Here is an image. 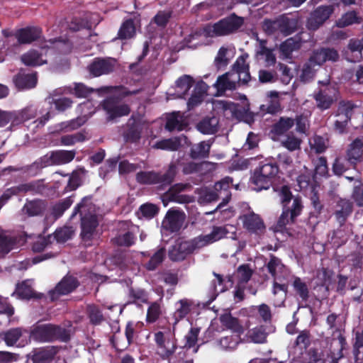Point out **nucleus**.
Masks as SVG:
<instances>
[{
	"mask_svg": "<svg viewBox=\"0 0 363 363\" xmlns=\"http://www.w3.org/2000/svg\"><path fill=\"white\" fill-rule=\"evenodd\" d=\"M242 19L235 15L223 18L213 25H207L201 31H196L185 38L186 45L195 48L202 44V38L226 35L236 30L242 24Z\"/></svg>",
	"mask_w": 363,
	"mask_h": 363,
	"instance_id": "obj_1",
	"label": "nucleus"
},
{
	"mask_svg": "<svg viewBox=\"0 0 363 363\" xmlns=\"http://www.w3.org/2000/svg\"><path fill=\"white\" fill-rule=\"evenodd\" d=\"M77 213L81 216V238L86 245H90L91 241L99 236L97 227L99 220L95 206L87 198L82 201L74 208L71 216L72 218Z\"/></svg>",
	"mask_w": 363,
	"mask_h": 363,
	"instance_id": "obj_2",
	"label": "nucleus"
},
{
	"mask_svg": "<svg viewBox=\"0 0 363 363\" xmlns=\"http://www.w3.org/2000/svg\"><path fill=\"white\" fill-rule=\"evenodd\" d=\"M97 91L99 93L111 94L113 96L106 99L102 104L103 108L106 112L109 119L127 116L130 113L129 106L120 104L116 99L135 94L138 92V90L128 91L126 88L121 86H104L97 90Z\"/></svg>",
	"mask_w": 363,
	"mask_h": 363,
	"instance_id": "obj_3",
	"label": "nucleus"
},
{
	"mask_svg": "<svg viewBox=\"0 0 363 363\" xmlns=\"http://www.w3.org/2000/svg\"><path fill=\"white\" fill-rule=\"evenodd\" d=\"M279 195L283 205V212L277 225L282 228L294 222L296 218L301 213L303 205L301 199L298 196H293L289 188L286 186L281 188Z\"/></svg>",
	"mask_w": 363,
	"mask_h": 363,
	"instance_id": "obj_4",
	"label": "nucleus"
},
{
	"mask_svg": "<svg viewBox=\"0 0 363 363\" xmlns=\"http://www.w3.org/2000/svg\"><path fill=\"white\" fill-rule=\"evenodd\" d=\"M49 43L50 45H53V46L50 47L49 45H45L40 48V52L35 50H30L28 52L23 54L21 56L22 62L27 66H40L48 62L46 55L48 53H52L54 49H57L62 53H67L70 50V44L68 41H50Z\"/></svg>",
	"mask_w": 363,
	"mask_h": 363,
	"instance_id": "obj_5",
	"label": "nucleus"
},
{
	"mask_svg": "<svg viewBox=\"0 0 363 363\" xmlns=\"http://www.w3.org/2000/svg\"><path fill=\"white\" fill-rule=\"evenodd\" d=\"M275 163H261L253 172L250 177L251 187L256 191L267 189L278 173Z\"/></svg>",
	"mask_w": 363,
	"mask_h": 363,
	"instance_id": "obj_6",
	"label": "nucleus"
},
{
	"mask_svg": "<svg viewBox=\"0 0 363 363\" xmlns=\"http://www.w3.org/2000/svg\"><path fill=\"white\" fill-rule=\"evenodd\" d=\"M298 21L296 18L281 16L275 20L266 19L262 24L264 31L268 35L281 33L286 36L296 30Z\"/></svg>",
	"mask_w": 363,
	"mask_h": 363,
	"instance_id": "obj_7",
	"label": "nucleus"
},
{
	"mask_svg": "<svg viewBox=\"0 0 363 363\" xmlns=\"http://www.w3.org/2000/svg\"><path fill=\"white\" fill-rule=\"evenodd\" d=\"M30 338L38 342H50L55 339H61L67 341L68 336L65 330L51 324H43L35 327L31 333Z\"/></svg>",
	"mask_w": 363,
	"mask_h": 363,
	"instance_id": "obj_8",
	"label": "nucleus"
},
{
	"mask_svg": "<svg viewBox=\"0 0 363 363\" xmlns=\"http://www.w3.org/2000/svg\"><path fill=\"white\" fill-rule=\"evenodd\" d=\"M269 273L274 277L273 293L277 294L281 293V299L284 298L286 294L287 286L282 283V279H286L288 275L287 269L281 263V260L272 257L267 264Z\"/></svg>",
	"mask_w": 363,
	"mask_h": 363,
	"instance_id": "obj_9",
	"label": "nucleus"
},
{
	"mask_svg": "<svg viewBox=\"0 0 363 363\" xmlns=\"http://www.w3.org/2000/svg\"><path fill=\"white\" fill-rule=\"evenodd\" d=\"M318 91L314 94V99L318 108L321 110L329 108L337 100L338 91L336 87L329 82V80L318 82Z\"/></svg>",
	"mask_w": 363,
	"mask_h": 363,
	"instance_id": "obj_10",
	"label": "nucleus"
},
{
	"mask_svg": "<svg viewBox=\"0 0 363 363\" xmlns=\"http://www.w3.org/2000/svg\"><path fill=\"white\" fill-rule=\"evenodd\" d=\"M229 228L233 230H235L233 226H213L209 233L200 235L194 238V245L198 249L219 241L227 237V235L230 233ZM231 233L232 236L230 238L233 240L236 239L235 231H232Z\"/></svg>",
	"mask_w": 363,
	"mask_h": 363,
	"instance_id": "obj_11",
	"label": "nucleus"
},
{
	"mask_svg": "<svg viewBox=\"0 0 363 363\" xmlns=\"http://www.w3.org/2000/svg\"><path fill=\"white\" fill-rule=\"evenodd\" d=\"M82 116L69 121L62 122L55 126L52 133L67 132L75 130L82 125L86 120L95 112L92 102L86 101L79 106Z\"/></svg>",
	"mask_w": 363,
	"mask_h": 363,
	"instance_id": "obj_12",
	"label": "nucleus"
},
{
	"mask_svg": "<svg viewBox=\"0 0 363 363\" xmlns=\"http://www.w3.org/2000/svg\"><path fill=\"white\" fill-rule=\"evenodd\" d=\"M232 183L233 179L231 177H226L215 184L213 189L216 193L218 194L220 198L223 199V201L216 207L214 211L206 212V214H212L219 210L223 215L222 218L223 220H226L233 216V212L230 209H225L223 211L221 210L223 206H225L230 199L231 194L229 189Z\"/></svg>",
	"mask_w": 363,
	"mask_h": 363,
	"instance_id": "obj_13",
	"label": "nucleus"
},
{
	"mask_svg": "<svg viewBox=\"0 0 363 363\" xmlns=\"http://www.w3.org/2000/svg\"><path fill=\"white\" fill-rule=\"evenodd\" d=\"M176 167L171 164L167 172L162 175L153 172H141L137 174V181L140 184H160L162 186L169 184L176 175Z\"/></svg>",
	"mask_w": 363,
	"mask_h": 363,
	"instance_id": "obj_14",
	"label": "nucleus"
},
{
	"mask_svg": "<svg viewBox=\"0 0 363 363\" xmlns=\"http://www.w3.org/2000/svg\"><path fill=\"white\" fill-rule=\"evenodd\" d=\"M74 150H60L47 153L35 164L43 168L51 165H60L70 162L75 157Z\"/></svg>",
	"mask_w": 363,
	"mask_h": 363,
	"instance_id": "obj_15",
	"label": "nucleus"
},
{
	"mask_svg": "<svg viewBox=\"0 0 363 363\" xmlns=\"http://www.w3.org/2000/svg\"><path fill=\"white\" fill-rule=\"evenodd\" d=\"M345 56L347 61L352 62L363 60V37L361 39L350 40ZM356 77L357 82L363 84V67L357 71Z\"/></svg>",
	"mask_w": 363,
	"mask_h": 363,
	"instance_id": "obj_16",
	"label": "nucleus"
},
{
	"mask_svg": "<svg viewBox=\"0 0 363 363\" xmlns=\"http://www.w3.org/2000/svg\"><path fill=\"white\" fill-rule=\"evenodd\" d=\"M243 206L247 210V212H243L239 217L243 228L251 233L256 235L263 233L265 225L262 218L251 210L248 204L245 203Z\"/></svg>",
	"mask_w": 363,
	"mask_h": 363,
	"instance_id": "obj_17",
	"label": "nucleus"
},
{
	"mask_svg": "<svg viewBox=\"0 0 363 363\" xmlns=\"http://www.w3.org/2000/svg\"><path fill=\"white\" fill-rule=\"evenodd\" d=\"M186 215L184 211L170 208L166 213L162 223V231L177 233L184 226Z\"/></svg>",
	"mask_w": 363,
	"mask_h": 363,
	"instance_id": "obj_18",
	"label": "nucleus"
},
{
	"mask_svg": "<svg viewBox=\"0 0 363 363\" xmlns=\"http://www.w3.org/2000/svg\"><path fill=\"white\" fill-rule=\"evenodd\" d=\"M311 38V33L301 32L294 38H290L280 45L279 50L284 59L291 57V53L299 49L303 43L308 41Z\"/></svg>",
	"mask_w": 363,
	"mask_h": 363,
	"instance_id": "obj_19",
	"label": "nucleus"
},
{
	"mask_svg": "<svg viewBox=\"0 0 363 363\" xmlns=\"http://www.w3.org/2000/svg\"><path fill=\"white\" fill-rule=\"evenodd\" d=\"M333 6H320L311 13L307 22L309 30H317L333 13Z\"/></svg>",
	"mask_w": 363,
	"mask_h": 363,
	"instance_id": "obj_20",
	"label": "nucleus"
},
{
	"mask_svg": "<svg viewBox=\"0 0 363 363\" xmlns=\"http://www.w3.org/2000/svg\"><path fill=\"white\" fill-rule=\"evenodd\" d=\"M197 249L194 245V240L191 241H177L169 250V257L173 261H181Z\"/></svg>",
	"mask_w": 363,
	"mask_h": 363,
	"instance_id": "obj_21",
	"label": "nucleus"
},
{
	"mask_svg": "<svg viewBox=\"0 0 363 363\" xmlns=\"http://www.w3.org/2000/svg\"><path fill=\"white\" fill-rule=\"evenodd\" d=\"M77 286L78 281L74 277L66 276L49 292L50 298L52 301L57 300L60 296L72 292Z\"/></svg>",
	"mask_w": 363,
	"mask_h": 363,
	"instance_id": "obj_22",
	"label": "nucleus"
},
{
	"mask_svg": "<svg viewBox=\"0 0 363 363\" xmlns=\"http://www.w3.org/2000/svg\"><path fill=\"white\" fill-rule=\"evenodd\" d=\"M116 61L113 58H97L89 66V71L94 77H99L112 72Z\"/></svg>",
	"mask_w": 363,
	"mask_h": 363,
	"instance_id": "obj_23",
	"label": "nucleus"
},
{
	"mask_svg": "<svg viewBox=\"0 0 363 363\" xmlns=\"http://www.w3.org/2000/svg\"><path fill=\"white\" fill-rule=\"evenodd\" d=\"M191 186L187 184H177L172 186L169 191L163 196L162 201L164 206L167 205L165 200L174 201L179 203L190 202L191 198L186 195L180 194L182 191L189 189Z\"/></svg>",
	"mask_w": 363,
	"mask_h": 363,
	"instance_id": "obj_24",
	"label": "nucleus"
},
{
	"mask_svg": "<svg viewBox=\"0 0 363 363\" xmlns=\"http://www.w3.org/2000/svg\"><path fill=\"white\" fill-rule=\"evenodd\" d=\"M248 56L247 53L242 54L236 60L233 66L231 72L233 75L238 76L237 83L245 84L250 79L249 65L246 63Z\"/></svg>",
	"mask_w": 363,
	"mask_h": 363,
	"instance_id": "obj_25",
	"label": "nucleus"
},
{
	"mask_svg": "<svg viewBox=\"0 0 363 363\" xmlns=\"http://www.w3.org/2000/svg\"><path fill=\"white\" fill-rule=\"evenodd\" d=\"M338 52L331 48H323L315 50L310 57L309 61L311 64H313V67H320L326 61L335 62L338 60Z\"/></svg>",
	"mask_w": 363,
	"mask_h": 363,
	"instance_id": "obj_26",
	"label": "nucleus"
},
{
	"mask_svg": "<svg viewBox=\"0 0 363 363\" xmlns=\"http://www.w3.org/2000/svg\"><path fill=\"white\" fill-rule=\"evenodd\" d=\"M294 123L295 121L291 118H280L279 121L272 127L269 133L271 138L274 141L279 140L285 133L294 125Z\"/></svg>",
	"mask_w": 363,
	"mask_h": 363,
	"instance_id": "obj_27",
	"label": "nucleus"
},
{
	"mask_svg": "<svg viewBox=\"0 0 363 363\" xmlns=\"http://www.w3.org/2000/svg\"><path fill=\"white\" fill-rule=\"evenodd\" d=\"M235 55V48L233 45L222 46L214 60L215 66L218 69L225 67Z\"/></svg>",
	"mask_w": 363,
	"mask_h": 363,
	"instance_id": "obj_28",
	"label": "nucleus"
},
{
	"mask_svg": "<svg viewBox=\"0 0 363 363\" xmlns=\"http://www.w3.org/2000/svg\"><path fill=\"white\" fill-rule=\"evenodd\" d=\"M238 76L233 75L230 71L220 76L213 84L217 89L218 95H221L226 90L235 89Z\"/></svg>",
	"mask_w": 363,
	"mask_h": 363,
	"instance_id": "obj_29",
	"label": "nucleus"
},
{
	"mask_svg": "<svg viewBox=\"0 0 363 363\" xmlns=\"http://www.w3.org/2000/svg\"><path fill=\"white\" fill-rule=\"evenodd\" d=\"M194 84V79L189 75H183L175 83L174 92H168L169 95H174L177 98H184Z\"/></svg>",
	"mask_w": 363,
	"mask_h": 363,
	"instance_id": "obj_30",
	"label": "nucleus"
},
{
	"mask_svg": "<svg viewBox=\"0 0 363 363\" xmlns=\"http://www.w3.org/2000/svg\"><path fill=\"white\" fill-rule=\"evenodd\" d=\"M189 141L186 136L181 135L177 138L162 140L157 142L153 147L157 149L174 151L179 147L188 145Z\"/></svg>",
	"mask_w": 363,
	"mask_h": 363,
	"instance_id": "obj_31",
	"label": "nucleus"
},
{
	"mask_svg": "<svg viewBox=\"0 0 363 363\" xmlns=\"http://www.w3.org/2000/svg\"><path fill=\"white\" fill-rule=\"evenodd\" d=\"M40 35V30L35 27H27L19 29L15 36L20 44H29L37 40Z\"/></svg>",
	"mask_w": 363,
	"mask_h": 363,
	"instance_id": "obj_32",
	"label": "nucleus"
},
{
	"mask_svg": "<svg viewBox=\"0 0 363 363\" xmlns=\"http://www.w3.org/2000/svg\"><path fill=\"white\" fill-rule=\"evenodd\" d=\"M194 304L191 300L184 298L179 300L175 304V311L173 315L174 325H176L181 319L186 317L194 308Z\"/></svg>",
	"mask_w": 363,
	"mask_h": 363,
	"instance_id": "obj_33",
	"label": "nucleus"
},
{
	"mask_svg": "<svg viewBox=\"0 0 363 363\" xmlns=\"http://www.w3.org/2000/svg\"><path fill=\"white\" fill-rule=\"evenodd\" d=\"M208 86L203 82H199L194 89L191 96L187 102L189 109H191L198 106L203 100V96L206 94Z\"/></svg>",
	"mask_w": 363,
	"mask_h": 363,
	"instance_id": "obj_34",
	"label": "nucleus"
},
{
	"mask_svg": "<svg viewBox=\"0 0 363 363\" xmlns=\"http://www.w3.org/2000/svg\"><path fill=\"white\" fill-rule=\"evenodd\" d=\"M37 81L36 73H19L13 79L16 86L19 89L33 88L37 84Z\"/></svg>",
	"mask_w": 363,
	"mask_h": 363,
	"instance_id": "obj_35",
	"label": "nucleus"
},
{
	"mask_svg": "<svg viewBox=\"0 0 363 363\" xmlns=\"http://www.w3.org/2000/svg\"><path fill=\"white\" fill-rule=\"evenodd\" d=\"M352 108L350 104H340L339 108V113L337 114V119L335 123V129L339 133H342L347 125V121L350 118V113Z\"/></svg>",
	"mask_w": 363,
	"mask_h": 363,
	"instance_id": "obj_36",
	"label": "nucleus"
},
{
	"mask_svg": "<svg viewBox=\"0 0 363 363\" xmlns=\"http://www.w3.org/2000/svg\"><path fill=\"white\" fill-rule=\"evenodd\" d=\"M259 47L256 52L258 61H263L267 67L274 65L276 62V57L273 50L265 46V41H259Z\"/></svg>",
	"mask_w": 363,
	"mask_h": 363,
	"instance_id": "obj_37",
	"label": "nucleus"
},
{
	"mask_svg": "<svg viewBox=\"0 0 363 363\" xmlns=\"http://www.w3.org/2000/svg\"><path fill=\"white\" fill-rule=\"evenodd\" d=\"M362 155L363 142L360 139H356L350 144L347 150V162L351 164H354L360 160Z\"/></svg>",
	"mask_w": 363,
	"mask_h": 363,
	"instance_id": "obj_38",
	"label": "nucleus"
},
{
	"mask_svg": "<svg viewBox=\"0 0 363 363\" xmlns=\"http://www.w3.org/2000/svg\"><path fill=\"white\" fill-rule=\"evenodd\" d=\"M185 126L186 123L180 112H173L167 116L165 127L168 130H182Z\"/></svg>",
	"mask_w": 363,
	"mask_h": 363,
	"instance_id": "obj_39",
	"label": "nucleus"
},
{
	"mask_svg": "<svg viewBox=\"0 0 363 363\" xmlns=\"http://www.w3.org/2000/svg\"><path fill=\"white\" fill-rule=\"evenodd\" d=\"M56 354L52 347L40 348L33 352L32 359L34 363H47L51 360Z\"/></svg>",
	"mask_w": 363,
	"mask_h": 363,
	"instance_id": "obj_40",
	"label": "nucleus"
},
{
	"mask_svg": "<svg viewBox=\"0 0 363 363\" xmlns=\"http://www.w3.org/2000/svg\"><path fill=\"white\" fill-rule=\"evenodd\" d=\"M212 143L210 140L202 141L193 145L190 156L193 159L206 158L208 156Z\"/></svg>",
	"mask_w": 363,
	"mask_h": 363,
	"instance_id": "obj_41",
	"label": "nucleus"
},
{
	"mask_svg": "<svg viewBox=\"0 0 363 363\" xmlns=\"http://www.w3.org/2000/svg\"><path fill=\"white\" fill-rule=\"evenodd\" d=\"M200 333V328H191L188 333L184 336V347L189 350L192 349L194 353H196L199 350V345H197L198 337Z\"/></svg>",
	"mask_w": 363,
	"mask_h": 363,
	"instance_id": "obj_42",
	"label": "nucleus"
},
{
	"mask_svg": "<svg viewBox=\"0 0 363 363\" xmlns=\"http://www.w3.org/2000/svg\"><path fill=\"white\" fill-rule=\"evenodd\" d=\"M32 281L26 280L17 285L16 291L12 296L20 299H29L34 296V292L31 287Z\"/></svg>",
	"mask_w": 363,
	"mask_h": 363,
	"instance_id": "obj_43",
	"label": "nucleus"
},
{
	"mask_svg": "<svg viewBox=\"0 0 363 363\" xmlns=\"http://www.w3.org/2000/svg\"><path fill=\"white\" fill-rule=\"evenodd\" d=\"M279 93L277 91H270L268 96L271 99L267 104H263L260 106V110L262 112L274 114L279 111L280 104L279 101Z\"/></svg>",
	"mask_w": 363,
	"mask_h": 363,
	"instance_id": "obj_44",
	"label": "nucleus"
},
{
	"mask_svg": "<svg viewBox=\"0 0 363 363\" xmlns=\"http://www.w3.org/2000/svg\"><path fill=\"white\" fill-rule=\"evenodd\" d=\"M93 91V89L88 88L83 84L76 83L73 88L72 86H66L63 89H57L55 91L62 94H74L78 97H86Z\"/></svg>",
	"mask_w": 363,
	"mask_h": 363,
	"instance_id": "obj_45",
	"label": "nucleus"
},
{
	"mask_svg": "<svg viewBox=\"0 0 363 363\" xmlns=\"http://www.w3.org/2000/svg\"><path fill=\"white\" fill-rule=\"evenodd\" d=\"M267 333L262 326L255 327L248 330L246 337L247 341L256 343L263 344L267 341Z\"/></svg>",
	"mask_w": 363,
	"mask_h": 363,
	"instance_id": "obj_46",
	"label": "nucleus"
},
{
	"mask_svg": "<svg viewBox=\"0 0 363 363\" xmlns=\"http://www.w3.org/2000/svg\"><path fill=\"white\" fill-rule=\"evenodd\" d=\"M362 18L354 11H349L343 14L336 21V26L339 28H345L354 23H360Z\"/></svg>",
	"mask_w": 363,
	"mask_h": 363,
	"instance_id": "obj_47",
	"label": "nucleus"
},
{
	"mask_svg": "<svg viewBox=\"0 0 363 363\" xmlns=\"http://www.w3.org/2000/svg\"><path fill=\"white\" fill-rule=\"evenodd\" d=\"M218 121L216 117L207 118L201 121L198 130L203 134H213L217 131Z\"/></svg>",
	"mask_w": 363,
	"mask_h": 363,
	"instance_id": "obj_48",
	"label": "nucleus"
},
{
	"mask_svg": "<svg viewBox=\"0 0 363 363\" xmlns=\"http://www.w3.org/2000/svg\"><path fill=\"white\" fill-rule=\"evenodd\" d=\"M345 340L340 335L337 338H333L331 342L333 359L331 363H337V359L342 357V350L345 348Z\"/></svg>",
	"mask_w": 363,
	"mask_h": 363,
	"instance_id": "obj_49",
	"label": "nucleus"
},
{
	"mask_svg": "<svg viewBox=\"0 0 363 363\" xmlns=\"http://www.w3.org/2000/svg\"><path fill=\"white\" fill-rule=\"evenodd\" d=\"M337 206L340 209L336 211L335 216L338 222L342 224L352 212V203L347 199H340Z\"/></svg>",
	"mask_w": 363,
	"mask_h": 363,
	"instance_id": "obj_50",
	"label": "nucleus"
},
{
	"mask_svg": "<svg viewBox=\"0 0 363 363\" xmlns=\"http://www.w3.org/2000/svg\"><path fill=\"white\" fill-rule=\"evenodd\" d=\"M16 244V240L11 235L0 228V252L6 254Z\"/></svg>",
	"mask_w": 363,
	"mask_h": 363,
	"instance_id": "obj_51",
	"label": "nucleus"
},
{
	"mask_svg": "<svg viewBox=\"0 0 363 363\" xmlns=\"http://www.w3.org/2000/svg\"><path fill=\"white\" fill-rule=\"evenodd\" d=\"M239 340L240 337L238 335H226L218 341V345L223 350H233L237 347Z\"/></svg>",
	"mask_w": 363,
	"mask_h": 363,
	"instance_id": "obj_52",
	"label": "nucleus"
},
{
	"mask_svg": "<svg viewBox=\"0 0 363 363\" xmlns=\"http://www.w3.org/2000/svg\"><path fill=\"white\" fill-rule=\"evenodd\" d=\"M177 349V345L176 340L171 342H167L166 345H163V346L157 349V353L162 359H168L169 361L174 360L171 357L173 354H174Z\"/></svg>",
	"mask_w": 363,
	"mask_h": 363,
	"instance_id": "obj_53",
	"label": "nucleus"
},
{
	"mask_svg": "<svg viewBox=\"0 0 363 363\" xmlns=\"http://www.w3.org/2000/svg\"><path fill=\"white\" fill-rule=\"evenodd\" d=\"M220 322L231 330L241 333L243 332L242 327L240 325L238 319L231 316V315L225 313L220 318Z\"/></svg>",
	"mask_w": 363,
	"mask_h": 363,
	"instance_id": "obj_54",
	"label": "nucleus"
},
{
	"mask_svg": "<svg viewBox=\"0 0 363 363\" xmlns=\"http://www.w3.org/2000/svg\"><path fill=\"white\" fill-rule=\"evenodd\" d=\"M30 190H31V185L30 184H23L17 187L7 189L0 198V209L12 195L16 194L21 191L26 192Z\"/></svg>",
	"mask_w": 363,
	"mask_h": 363,
	"instance_id": "obj_55",
	"label": "nucleus"
},
{
	"mask_svg": "<svg viewBox=\"0 0 363 363\" xmlns=\"http://www.w3.org/2000/svg\"><path fill=\"white\" fill-rule=\"evenodd\" d=\"M75 229L71 226H65L55 230V238L58 242H65L74 235Z\"/></svg>",
	"mask_w": 363,
	"mask_h": 363,
	"instance_id": "obj_56",
	"label": "nucleus"
},
{
	"mask_svg": "<svg viewBox=\"0 0 363 363\" xmlns=\"http://www.w3.org/2000/svg\"><path fill=\"white\" fill-rule=\"evenodd\" d=\"M154 340L157 345V349L166 345L167 342H171L176 340L169 330L157 331L154 335Z\"/></svg>",
	"mask_w": 363,
	"mask_h": 363,
	"instance_id": "obj_57",
	"label": "nucleus"
},
{
	"mask_svg": "<svg viewBox=\"0 0 363 363\" xmlns=\"http://www.w3.org/2000/svg\"><path fill=\"white\" fill-rule=\"evenodd\" d=\"M86 140V136L83 133H77L72 135H65L60 138V145L71 146L78 142H83Z\"/></svg>",
	"mask_w": 363,
	"mask_h": 363,
	"instance_id": "obj_58",
	"label": "nucleus"
},
{
	"mask_svg": "<svg viewBox=\"0 0 363 363\" xmlns=\"http://www.w3.org/2000/svg\"><path fill=\"white\" fill-rule=\"evenodd\" d=\"M45 208L44 203L40 201H29L26 203L23 211L30 216L38 215Z\"/></svg>",
	"mask_w": 363,
	"mask_h": 363,
	"instance_id": "obj_59",
	"label": "nucleus"
},
{
	"mask_svg": "<svg viewBox=\"0 0 363 363\" xmlns=\"http://www.w3.org/2000/svg\"><path fill=\"white\" fill-rule=\"evenodd\" d=\"M135 32L133 21L128 20L123 23L119 31L118 37L121 39H127L132 38Z\"/></svg>",
	"mask_w": 363,
	"mask_h": 363,
	"instance_id": "obj_60",
	"label": "nucleus"
},
{
	"mask_svg": "<svg viewBox=\"0 0 363 363\" xmlns=\"http://www.w3.org/2000/svg\"><path fill=\"white\" fill-rule=\"evenodd\" d=\"M74 200L69 196L64 199L62 202L55 205L52 207V213L55 218L60 217L65 211H66L72 204Z\"/></svg>",
	"mask_w": 363,
	"mask_h": 363,
	"instance_id": "obj_61",
	"label": "nucleus"
},
{
	"mask_svg": "<svg viewBox=\"0 0 363 363\" xmlns=\"http://www.w3.org/2000/svg\"><path fill=\"white\" fill-rule=\"evenodd\" d=\"M164 256V250L163 248H160L151 257L148 263L146 264V268L148 270H154L162 262Z\"/></svg>",
	"mask_w": 363,
	"mask_h": 363,
	"instance_id": "obj_62",
	"label": "nucleus"
},
{
	"mask_svg": "<svg viewBox=\"0 0 363 363\" xmlns=\"http://www.w3.org/2000/svg\"><path fill=\"white\" fill-rule=\"evenodd\" d=\"M316 67H313V64H311L308 60L303 67L301 73L300 74V79L303 82H308L311 81L315 73Z\"/></svg>",
	"mask_w": 363,
	"mask_h": 363,
	"instance_id": "obj_63",
	"label": "nucleus"
},
{
	"mask_svg": "<svg viewBox=\"0 0 363 363\" xmlns=\"http://www.w3.org/2000/svg\"><path fill=\"white\" fill-rule=\"evenodd\" d=\"M281 143L289 151H294L300 148L301 140L294 135H288Z\"/></svg>",
	"mask_w": 363,
	"mask_h": 363,
	"instance_id": "obj_64",
	"label": "nucleus"
}]
</instances>
